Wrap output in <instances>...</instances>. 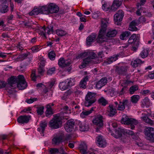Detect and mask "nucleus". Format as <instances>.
I'll use <instances>...</instances> for the list:
<instances>
[{"instance_id":"f257e3e1","label":"nucleus","mask_w":154,"mask_h":154,"mask_svg":"<svg viewBox=\"0 0 154 154\" xmlns=\"http://www.w3.org/2000/svg\"><path fill=\"white\" fill-rule=\"evenodd\" d=\"M7 88L9 91L17 87L19 90H23L27 87V84L23 75H19L17 78L12 76L8 79ZM9 92H10V91Z\"/></svg>"},{"instance_id":"f03ea898","label":"nucleus","mask_w":154,"mask_h":154,"mask_svg":"<svg viewBox=\"0 0 154 154\" xmlns=\"http://www.w3.org/2000/svg\"><path fill=\"white\" fill-rule=\"evenodd\" d=\"M80 57L82 58L86 57L83 60L82 64L79 66L80 68L85 67L86 65L91 63L93 64L92 60L95 59L97 57V55L93 51H88L81 53L80 55Z\"/></svg>"},{"instance_id":"7ed1b4c3","label":"nucleus","mask_w":154,"mask_h":154,"mask_svg":"<svg viewBox=\"0 0 154 154\" xmlns=\"http://www.w3.org/2000/svg\"><path fill=\"white\" fill-rule=\"evenodd\" d=\"M109 19L103 18L101 19V26L99 34L98 36L97 41L99 42H102L106 41L107 39L105 36L106 27L108 23Z\"/></svg>"},{"instance_id":"20e7f679","label":"nucleus","mask_w":154,"mask_h":154,"mask_svg":"<svg viewBox=\"0 0 154 154\" xmlns=\"http://www.w3.org/2000/svg\"><path fill=\"white\" fill-rule=\"evenodd\" d=\"M54 118L49 122V126L52 129H57L61 126L63 117L59 114L54 115Z\"/></svg>"},{"instance_id":"39448f33","label":"nucleus","mask_w":154,"mask_h":154,"mask_svg":"<svg viewBox=\"0 0 154 154\" xmlns=\"http://www.w3.org/2000/svg\"><path fill=\"white\" fill-rule=\"evenodd\" d=\"M43 7V9L44 10V12L45 14L57 13L59 10L58 6L54 3H50Z\"/></svg>"},{"instance_id":"423d86ee","label":"nucleus","mask_w":154,"mask_h":154,"mask_svg":"<svg viewBox=\"0 0 154 154\" xmlns=\"http://www.w3.org/2000/svg\"><path fill=\"white\" fill-rule=\"evenodd\" d=\"M121 122L122 124L127 125L130 124L131 128L132 129L134 128V125H137L138 123L137 120L132 119H129L126 115L123 116Z\"/></svg>"},{"instance_id":"0eeeda50","label":"nucleus","mask_w":154,"mask_h":154,"mask_svg":"<svg viewBox=\"0 0 154 154\" xmlns=\"http://www.w3.org/2000/svg\"><path fill=\"white\" fill-rule=\"evenodd\" d=\"M95 95L94 93L88 92L85 98V106L89 107L96 101Z\"/></svg>"},{"instance_id":"6e6552de","label":"nucleus","mask_w":154,"mask_h":154,"mask_svg":"<svg viewBox=\"0 0 154 154\" xmlns=\"http://www.w3.org/2000/svg\"><path fill=\"white\" fill-rule=\"evenodd\" d=\"M103 118L101 115H98L95 116L93 120V123L97 126L96 129V131L98 132L99 129L103 127Z\"/></svg>"},{"instance_id":"1a4fd4ad","label":"nucleus","mask_w":154,"mask_h":154,"mask_svg":"<svg viewBox=\"0 0 154 154\" xmlns=\"http://www.w3.org/2000/svg\"><path fill=\"white\" fill-rule=\"evenodd\" d=\"M145 134L148 140L154 142V128L149 127L146 128Z\"/></svg>"},{"instance_id":"9d476101","label":"nucleus","mask_w":154,"mask_h":154,"mask_svg":"<svg viewBox=\"0 0 154 154\" xmlns=\"http://www.w3.org/2000/svg\"><path fill=\"white\" fill-rule=\"evenodd\" d=\"M128 102L127 100H123L119 101L118 103L117 101L114 102L115 107L118 110L123 111L125 109V106L128 105Z\"/></svg>"},{"instance_id":"9b49d317","label":"nucleus","mask_w":154,"mask_h":154,"mask_svg":"<svg viewBox=\"0 0 154 154\" xmlns=\"http://www.w3.org/2000/svg\"><path fill=\"white\" fill-rule=\"evenodd\" d=\"M124 13L122 10H119L114 16L115 23L117 25L119 24V22L122 21L124 16Z\"/></svg>"},{"instance_id":"f8f14e48","label":"nucleus","mask_w":154,"mask_h":154,"mask_svg":"<svg viewBox=\"0 0 154 154\" xmlns=\"http://www.w3.org/2000/svg\"><path fill=\"white\" fill-rule=\"evenodd\" d=\"M75 122L73 119L68 120L65 125V129L67 132H71L74 130Z\"/></svg>"},{"instance_id":"ddd939ff","label":"nucleus","mask_w":154,"mask_h":154,"mask_svg":"<svg viewBox=\"0 0 154 154\" xmlns=\"http://www.w3.org/2000/svg\"><path fill=\"white\" fill-rule=\"evenodd\" d=\"M53 31L52 27H51L50 29L48 27L45 28L44 26L39 29V34L46 38V33L47 32V34L49 35L51 32H53Z\"/></svg>"},{"instance_id":"4468645a","label":"nucleus","mask_w":154,"mask_h":154,"mask_svg":"<svg viewBox=\"0 0 154 154\" xmlns=\"http://www.w3.org/2000/svg\"><path fill=\"white\" fill-rule=\"evenodd\" d=\"M63 134L62 133H60L57 134L52 139L53 143L58 145L60 143L62 142Z\"/></svg>"},{"instance_id":"2eb2a0df","label":"nucleus","mask_w":154,"mask_h":154,"mask_svg":"<svg viewBox=\"0 0 154 154\" xmlns=\"http://www.w3.org/2000/svg\"><path fill=\"white\" fill-rule=\"evenodd\" d=\"M107 82V79L106 77H103L96 83V87L97 89H100L104 86Z\"/></svg>"},{"instance_id":"dca6fc26","label":"nucleus","mask_w":154,"mask_h":154,"mask_svg":"<svg viewBox=\"0 0 154 154\" xmlns=\"http://www.w3.org/2000/svg\"><path fill=\"white\" fill-rule=\"evenodd\" d=\"M58 65L61 67H64L69 66L70 63V60H65L63 58H60L58 60Z\"/></svg>"},{"instance_id":"f3484780","label":"nucleus","mask_w":154,"mask_h":154,"mask_svg":"<svg viewBox=\"0 0 154 154\" xmlns=\"http://www.w3.org/2000/svg\"><path fill=\"white\" fill-rule=\"evenodd\" d=\"M123 0H114L111 6V10L115 11L122 4Z\"/></svg>"},{"instance_id":"a211bd4d","label":"nucleus","mask_w":154,"mask_h":154,"mask_svg":"<svg viewBox=\"0 0 154 154\" xmlns=\"http://www.w3.org/2000/svg\"><path fill=\"white\" fill-rule=\"evenodd\" d=\"M30 118V116H21L18 118L17 121L19 123L22 124L27 123L29 122Z\"/></svg>"},{"instance_id":"6ab92c4d","label":"nucleus","mask_w":154,"mask_h":154,"mask_svg":"<svg viewBox=\"0 0 154 154\" xmlns=\"http://www.w3.org/2000/svg\"><path fill=\"white\" fill-rule=\"evenodd\" d=\"M97 143L98 146L101 147H105L106 144V140L102 136L99 135L97 137Z\"/></svg>"},{"instance_id":"aec40b11","label":"nucleus","mask_w":154,"mask_h":154,"mask_svg":"<svg viewBox=\"0 0 154 154\" xmlns=\"http://www.w3.org/2000/svg\"><path fill=\"white\" fill-rule=\"evenodd\" d=\"M123 131V129L118 128L117 129H116L115 134H114L112 133L110 130L109 129V131L111 135L116 138H118L121 136L122 133L124 132Z\"/></svg>"},{"instance_id":"412c9836","label":"nucleus","mask_w":154,"mask_h":154,"mask_svg":"<svg viewBox=\"0 0 154 154\" xmlns=\"http://www.w3.org/2000/svg\"><path fill=\"white\" fill-rule=\"evenodd\" d=\"M148 114H146L145 113H142V116L141 117V120L143 122L151 125H153L154 123L152 120L149 119L148 117Z\"/></svg>"},{"instance_id":"4be33fe9","label":"nucleus","mask_w":154,"mask_h":154,"mask_svg":"<svg viewBox=\"0 0 154 154\" xmlns=\"http://www.w3.org/2000/svg\"><path fill=\"white\" fill-rule=\"evenodd\" d=\"M44 7L34 9L30 13V14L31 15H36L39 13L44 14V10L43 9Z\"/></svg>"},{"instance_id":"5701e85b","label":"nucleus","mask_w":154,"mask_h":154,"mask_svg":"<svg viewBox=\"0 0 154 154\" xmlns=\"http://www.w3.org/2000/svg\"><path fill=\"white\" fill-rule=\"evenodd\" d=\"M96 35L95 33H92L89 35L86 39V44L87 45L90 46L96 39Z\"/></svg>"},{"instance_id":"b1692460","label":"nucleus","mask_w":154,"mask_h":154,"mask_svg":"<svg viewBox=\"0 0 154 154\" xmlns=\"http://www.w3.org/2000/svg\"><path fill=\"white\" fill-rule=\"evenodd\" d=\"M79 149L82 153L85 154L87 152V146L85 143L82 142L79 145Z\"/></svg>"},{"instance_id":"393cba45","label":"nucleus","mask_w":154,"mask_h":154,"mask_svg":"<svg viewBox=\"0 0 154 154\" xmlns=\"http://www.w3.org/2000/svg\"><path fill=\"white\" fill-rule=\"evenodd\" d=\"M107 111L109 113L108 116L110 117H112L116 113V109L113 108L112 104H110L109 105Z\"/></svg>"},{"instance_id":"a878e982","label":"nucleus","mask_w":154,"mask_h":154,"mask_svg":"<svg viewBox=\"0 0 154 154\" xmlns=\"http://www.w3.org/2000/svg\"><path fill=\"white\" fill-rule=\"evenodd\" d=\"M89 77L88 76H86L84 77L83 79L80 81L79 86L82 88L85 89L86 87L87 82L88 81Z\"/></svg>"},{"instance_id":"bb28decb","label":"nucleus","mask_w":154,"mask_h":154,"mask_svg":"<svg viewBox=\"0 0 154 154\" xmlns=\"http://www.w3.org/2000/svg\"><path fill=\"white\" fill-rule=\"evenodd\" d=\"M79 130L81 131H85L88 130L89 127L87 122H83L79 125Z\"/></svg>"},{"instance_id":"cd10ccee","label":"nucleus","mask_w":154,"mask_h":154,"mask_svg":"<svg viewBox=\"0 0 154 154\" xmlns=\"http://www.w3.org/2000/svg\"><path fill=\"white\" fill-rule=\"evenodd\" d=\"M144 63L140 59H136L135 60H133L131 62V65L134 67H137L139 65L141 64Z\"/></svg>"},{"instance_id":"c85d7f7f","label":"nucleus","mask_w":154,"mask_h":154,"mask_svg":"<svg viewBox=\"0 0 154 154\" xmlns=\"http://www.w3.org/2000/svg\"><path fill=\"white\" fill-rule=\"evenodd\" d=\"M117 33V31L116 29H109L107 32L106 36L108 37H113L116 36Z\"/></svg>"},{"instance_id":"c756f323","label":"nucleus","mask_w":154,"mask_h":154,"mask_svg":"<svg viewBox=\"0 0 154 154\" xmlns=\"http://www.w3.org/2000/svg\"><path fill=\"white\" fill-rule=\"evenodd\" d=\"M119 56L118 55L114 56L107 59L104 62V64H109L112 63L114 61H116L118 59V57Z\"/></svg>"},{"instance_id":"7c9ffc66","label":"nucleus","mask_w":154,"mask_h":154,"mask_svg":"<svg viewBox=\"0 0 154 154\" xmlns=\"http://www.w3.org/2000/svg\"><path fill=\"white\" fill-rule=\"evenodd\" d=\"M127 67L126 66H122L120 67H117L116 71L119 74H123L126 72Z\"/></svg>"},{"instance_id":"2f4dec72","label":"nucleus","mask_w":154,"mask_h":154,"mask_svg":"<svg viewBox=\"0 0 154 154\" xmlns=\"http://www.w3.org/2000/svg\"><path fill=\"white\" fill-rule=\"evenodd\" d=\"M94 110V108H92L90 110L86 111L85 110L82 111V112L80 114V116L81 118H84L86 116H88Z\"/></svg>"},{"instance_id":"473e14b6","label":"nucleus","mask_w":154,"mask_h":154,"mask_svg":"<svg viewBox=\"0 0 154 154\" xmlns=\"http://www.w3.org/2000/svg\"><path fill=\"white\" fill-rule=\"evenodd\" d=\"M150 105V103L148 98L146 97L142 102L141 106L143 107L146 106L148 107Z\"/></svg>"},{"instance_id":"72a5a7b5","label":"nucleus","mask_w":154,"mask_h":154,"mask_svg":"<svg viewBox=\"0 0 154 154\" xmlns=\"http://www.w3.org/2000/svg\"><path fill=\"white\" fill-rule=\"evenodd\" d=\"M59 87L62 91L65 90L69 88L67 83L66 82H63L60 83L59 85Z\"/></svg>"},{"instance_id":"f704fd0d","label":"nucleus","mask_w":154,"mask_h":154,"mask_svg":"<svg viewBox=\"0 0 154 154\" xmlns=\"http://www.w3.org/2000/svg\"><path fill=\"white\" fill-rule=\"evenodd\" d=\"M148 54V51L147 49H144L141 52L140 55L142 58H144L147 57Z\"/></svg>"},{"instance_id":"c9c22d12","label":"nucleus","mask_w":154,"mask_h":154,"mask_svg":"<svg viewBox=\"0 0 154 154\" xmlns=\"http://www.w3.org/2000/svg\"><path fill=\"white\" fill-rule=\"evenodd\" d=\"M120 83L121 86L126 88V87L130 83H133L131 81L128 80H122L120 81Z\"/></svg>"},{"instance_id":"e433bc0d","label":"nucleus","mask_w":154,"mask_h":154,"mask_svg":"<svg viewBox=\"0 0 154 154\" xmlns=\"http://www.w3.org/2000/svg\"><path fill=\"white\" fill-rule=\"evenodd\" d=\"M140 99V96L137 95H134L131 97V102L134 103H137Z\"/></svg>"},{"instance_id":"4c0bfd02","label":"nucleus","mask_w":154,"mask_h":154,"mask_svg":"<svg viewBox=\"0 0 154 154\" xmlns=\"http://www.w3.org/2000/svg\"><path fill=\"white\" fill-rule=\"evenodd\" d=\"M131 34L130 32L129 31H125L122 33L120 36V38L122 40H124L127 37Z\"/></svg>"},{"instance_id":"58836bf2","label":"nucleus","mask_w":154,"mask_h":154,"mask_svg":"<svg viewBox=\"0 0 154 154\" xmlns=\"http://www.w3.org/2000/svg\"><path fill=\"white\" fill-rule=\"evenodd\" d=\"M47 122L46 121L41 122L40 126L41 129V131L42 132V133H43L44 132L45 128L47 126Z\"/></svg>"},{"instance_id":"ea45409f","label":"nucleus","mask_w":154,"mask_h":154,"mask_svg":"<svg viewBox=\"0 0 154 154\" xmlns=\"http://www.w3.org/2000/svg\"><path fill=\"white\" fill-rule=\"evenodd\" d=\"M66 82L67 83L68 87L74 85L75 84V80L74 79H67Z\"/></svg>"},{"instance_id":"a19ab883","label":"nucleus","mask_w":154,"mask_h":154,"mask_svg":"<svg viewBox=\"0 0 154 154\" xmlns=\"http://www.w3.org/2000/svg\"><path fill=\"white\" fill-rule=\"evenodd\" d=\"M138 87L137 85H135L131 87L129 89L130 93L131 94H133L134 92L138 90Z\"/></svg>"},{"instance_id":"79ce46f5","label":"nucleus","mask_w":154,"mask_h":154,"mask_svg":"<svg viewBox=\"0 0 154 154\" xmlns=\"http://www.w3.org/2000/svg\"><path fill=\"white\" fill-rule=\"evenodd\" d=\"M48 56L49 58L51 60H55L56 54L54 51H51L48 53Z\"/></svg>"},{"instance_id":"37998d69","label":"nucleus","mask_w":154,"mask_h":154,"mask_svg":"<svg viewBox=\"0 0 154 154\" xmlns=\"http://www.w3.org/2000/svg\"><path fill=\"white\" fill-rule=\"evenodd\" d=\"M137 39L136 35L134 34L130 37L128 41L129 43H132L135 42Z\"/></svg>"},{"instance_id":"c03bdc74","label":"nucleus","mask_w":154,"mask_h":154,"mask_svg":"<svg viewBox=\"0 0 154 154\" xmlns=\"http://www.w3.org/2000/svg\"><path fill=\"white\" fill-rule=\"evenodd\" d=\"M37 112L38 114L39 115H42L44 112V107L43 106H41L37 108Z\"/></svg>"},{"instance_id":"a18cd8bd","label":"nucleus","mask_w":154,"mask_h":154,"mask_svg":"<svg viewBox=\"0 0 154 154\" xmlns=\"http://www.w3.org/2000/svg\"><path fill=\"white\" fill-rule=\"evenodd\" d=\"M2 8L0 10V12L2 13H5L8 11V6L7 5H3L2 6Z\"/></svg>"},{"instance_id":"49530a36","label":"nucleus","mask_w":154,"mask_h":154,"mask_svg":"<svg viewBox=\"0 0 154 154\" xmlns=\"http://www.w3.org/2000/svg\"><path fill=\"white\" fill-rule=\"evenodd\" d=\"M56 33L58 35L62 36L65 35L66 32L63 30L59 29L56 30Z\"/></svg>"},{"instance_id":"de8ad7c7","label":"nucleus","mask_w":154,"mask_h":154,"mask_svg":"<svg viewBox=\"0 0 154 154\" xmlns=\"http://www.w3.org/2000/svg\"><path fill=\"white\" fill-rule=\"evenodd\" d=\"M59 151L58 149L57 148H51L49 150V153L50 154H56L59 153Z\"/></svg>"},{"instance_id":"09e8293b","label":"nucleus","mask_w":154,"mask_h":154,"mask_svg":"<svg viewBox=\"0 0 154 154\" xmlns=\"http://www.w3.org/2000/svg\"><path fill=\"white\" fill-rule=\"evenodd\" d=\"M55 71V68L54 67L49 68L47 70V74L49 75H51L54 73Z\"/></svg>"},{"instance_id":"8fccbe9b","label":"nucleus","mask_w":154,"mask_h":154,"mask_svg":"<svg viewBox=\"0 0 154 154\" xmlns=\"http://www.w3.org/2000/svg\"><path fill=\"white\" fill-rule=\"evenodd\" d=\"M98 101L103 106H105L107 103L106 101L103 97L100 98L99 100Z\"/></svg>"},{"instance_id":"3c124183","label":"nucleus","mask_w":154,"mask_h":154,"mask_svg":"<svg viewBox=\"0 0 154 154\" xmlns=\"http://www.w3.org/2000/svg\"><path fill=\"white\" fill-rule=\"evenodd\" d=\"M109 8L108 4L106 2H104L102 5V9L105 11H107Z\"/></svg>"},{"instance_id":"603ef678","label":"nucleus","mask_w":154,"mask_h":154,"mask_svg":"<svg viewBox=\"0 0 154 154\" xmlns=\"http://www.w3.org/2000/svg\"><path fill=\"white\" fill-rule=\"evenodd\" d=\"M35 72H36L35 70H33L31 75L32 80L34 81L36 80V79L37 77L36 75Z\"/></svg>"},{"instance_id":"864d4df0","label":"nucleus","mask_w":154,"mask_h":154,"mask_svg":"<svg viewBox=\"0 0 154 154\" xmlns=\"http://www.w3.org/2000/svg\"><path fill=\"white\" fill-rule=\"evenodd\" d=\"M40 46L39 45H36L32 47L31 50L33 52H35L38 51L40 49Z\"/></svg>"},{"instance_id":"5fc2aeb1","label":"nucleus","mask_w":154,"mask_h":154,"mask_svg":"<svg viewBox=\"0 0 154 154\" xmlns=\"http://www.w3.org/2000/svg\"><path fill=\"white\" fill-rule=\"evenodd\" d=\"M27 56V54H22L19 55L17 58L19 59V60H22L24 59Z\"/></svg>"},{"instance_id":"6e6d98bb","label":"nucleus","mask_w":154,"mask_h":154,"mask_svg":"<svg viewBox=\"0 0 154 154\" xmlns=\"http://www.w3.org/2000/svg\"><path fill=\"white\" fill-rule=\"evenodd\" d=\"M6 86L7 87V83L3 81H0V88H2Z\"/></svg>"},{"instance_id":"4d7b16f0","label":"nucleus","mask_w":154,"mask_h":154,"mask_svg":"<svg viewBox=\"0 0 154 154\" xmlns=\"http://www.w3.org/2000/svg\"><path fill=\"white\" fill-rule=\"evenodd\" d=\"M53 114L52 109H47L46 111V116L48 117L50 115H52Z\"/></svg>"},{"instance_id":"13d9d810","label":"nucleus","mask_w":154,"mask_h":154,"mask_svg":"<svg viewBox=\"0 0 154 154\" xmlns=\"http://www.w3.org/2000/svg\"><path fill=\"white\" fill-rule=\"evenodd\" d=\"M136 26L129 25L128 29L131 31H136L137 30V28L135 26Z\"/></svg>"},{"instance_id":"bf43d9fd","label":"nucleus","mask_w":154,"mask_h":154,"mask_svg":"<svg viewBox=\"0 0 154 154\" xmlns=\"http://www.w3.org/2000/svg\"><path fill=\"white\" fill-rule=\"evenodd\" d=\"M46 63L45 60L42 57H40V62L39 63L40 65L42 66H45Z\"/></svg>"},{"instance_id":"052dcab7","label":"nucleus","mask_w":154,"mask_h":154,"mask_svg":"<svg viewBox=\"0 0 154 154\" xmlns=\"http://www.w3.org/2000/svg\"><path fill=\"white\" fill-rule=\"evenodd\" d=\"M37 100L36 98H30L29 100H27L26 101V102L28 103H31L33 102L34 101Z\"/></svg>"},{"instance_id":"680f3d73","label":"nucleus","mask_w":154,"mask_h":154,"mask_svg":"<svg viewBox=\"0 0 154 154\" xmlns=\"http://www.w3.org/2000/svg\"><path fill=\"white\" fill-rule=\"evenodd\" d=\"M100 14L99 13H94L93 14L92 17L95 19H97L100 16Z\"/></svg>"},{"instance_id":"e2e57ef3","label":"nucleus","mask_w":154,"mask_h":154,"mask_svg":"<svg viewBox=\"0 0 154 154\" xmlns=\"http://www.w3.org/2000/svg\"><path fill=\"white\" fill-rule=\"evenodd\" d=\"M117 93L114 89H112L110 92V95L112 97L116 96Z\"/></svg>"},{"instance_id":"0e129e2a","label":"nucleus","mask_w":154,"mask_h":154,"mask_svg":"<svg viewBox=\"0 0 154 154\" xmlns=\"http://www.w3.org/2000/svg\"><path fill=\"white\" fill-rule=\"evenodd\" d=\"M44 70L43 67H40L38 69V72L40 75H42L44 72Z\"/></svg>"},{"instance_id":"69168bd1","label":"nucleus","mask_w":154,"mask_h":154,"mask_svg":"<svg viewBox=\"0 0 154 154\" xmlns=\"http://www.w3.org/2000/svg\"><path fill=\"white\" fill-rule=\"evenodd\" d=\"M149 92V90H142L141 91V94L142 95H146Z\"/></svg>"},{"instance_id":"338daca9","label":"nucleus","mask_w":154,"mask_h":154,"mask_svg":"<svg viewBox=\"0 0 154 154\" xmlns=\"http://www.w3.org/2000/svg\"><path fill=\"white\" fill-rule=\"evenodd\" d=\"M54 106V104L52 103H49L47 105L46 108L49 109H52L51 106Z\"/></svg>"},{"instance_id":"774afa93","label":"nucleus","mask_w":154,"mask_h":154,"mask_svg":"<svg viewBox=\"0 0 154 154\" xmlns=\"http://www.w3.org/2000/svg\"><path fill=\"white\" fill-rule=\"evenodd\" d=\"M86 16L85 15H83L81 17H80V19L81 22H86V20L85 19Z\"/></svg>"}]
</instances>
